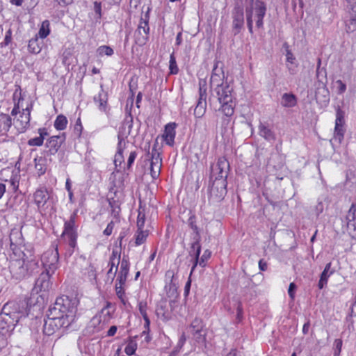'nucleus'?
<instances>
[{"mask_svg":"<svg viewBox=\"0 0 356 356\" xmlns=\"http://www.w3.org/2000/svg\"><path fill=\"white\" fill-rule=\"evenodd\" d=\"M29 309L26 298L12 303L9 308L4 306L3 312L0 314V322H4L8 329L14 327L22 318L28 316Z\"/></svg>","mask_w":356,"mask_h":356,"instance_id":"f257e3e1","label":"nucleus"},{"mask_svg":"<svg viewBox=\"0 0 356 356\" xmlns=\"http://www.w3.org/2000/svg\"><path fill=\"white\" fill-rule=\"evenodd\" d=\"M267 10L266 4L261 0H255L254 5H250L245 8L247 25L250 33H252L253 19L258 29L264 28V18Z\"/></svg>","mask_w":356,"mask_h":356,"instance_id":"f03ea898","label":"nucleus"},{"mask_svg":"<svg viewBox=\"0 0 356 356\" xmlns=\"http://www.w3.org/2000/svg\"><path fill=\"white\" fill-rule=\"evenodd\" d=\"M214 90L221 105L219 110L222 111L225 117L230 118L234 113L236 105L234 102L232 88L225 83V85L221 87L215 88Z\"/></svg>","mask_w":356,"mask_h":356,"instance_id":"7ed1b4c3","label":"nucleus"},{"mask_svg":"<svg viewBox=\"0 0 356 356\" xmlns=\"http://www.w3.org/2000/svg\"><path fill=\"white\" fill-rule=\"evenodd\" d=\"M78 300L76 298H70L67 296H62L57 298L55 303L49 310L51 311V314H60L70 318H74L76 312Z\"/></svg>","mask_w":356,"mask_h":356,"instance_id":"20e7f679","label":"nucleus"},{"mask_svg":"<svg viewBox=\"0 0 356 356\" xmlns=\"http://www.w3.org/2000/svg\"><path fill=\"white\" fill-rule=\"evenodd\" d=\"M77 216V210H75L70 216L68 220L65 222L64 230L62 236L65 237L68 244V249L67 253L71 256L76 248V240L78 237L76 227V218Z\"/></svg>","mask_w":356,"mask_h":356,"instance_id":"39448f33","label":"nucleus"},{"mask_svg":"<svg viewBox=\"0 0 356 356\" xmlns=\"http://www.w3.org/2000/svg\"><path fill=\"white\" fill-rule=\"evenodd\" d=\"M40 268L38 256L34 259L21 264L20 261H16L11 266L12 271L17 278H24L28 275L38 272Z\"/></svg>","mask_w":356,"mask_h":356,"instance_id":"423d86ee","label":"nucleus"},{"mask_svg":"<svg viewBox=\"0 0 356 356\" xmlns=\"http://www.w3.org/2000/svg\"><path fill=\"white\" fill-rule=\"evenodd\" d=\"M59 253L57 245L44 252L41 257L43 271L54 274L58 268Z\"/></svg>","mask_w":356,"mask_h":356,"instance_id":"0eeeda50","label":"nucleus"},{"mask_svg":"<svg viewBox=\"0 0 356 356\" xmlns=\"http://www.w3.org/2000/svg\"><path fill=\"white\" fill-rule=\"evenodd\" d=\"M227 181L224 179H216L213 180L212 185L209 191L210 198L214 202H220L225 197Z\"/></svg>","mask_w":356,"mask_h":356,"instance_id":"6e6552de","label":"nucleus"},{"mask_svg":"<svg viewBox=\"0 0 356 356\" xmlns=\"http://www.w3.org/2000/svg\"><path fill=\"white\" fill-rule=\"evenodd\" d=\"M211 179H224L227 180L229 171V163L225 157L218 159L215 165H211Z\"/></svg>","mask_w":356,"mask_h":356,"instance_id":"1a4fd4ad","label":"nucleus"},{"mask_svg":"<svg viewBox=\"0 0 356 356\" xmlns=\"http://www.w3.org/2000/svg\"><path fill=\"white\" fill-rule=\"evenodd\" d=\"M65 134H62L58 136H52L49 137L45 143L47 150H44L42 152V154L47 155H55L63 143L65 141Z\"/></svg>","mask_w":356,"mask_h":356,"instance_id":"9d476101","label":"nucleus"},{"mask_svg":"<svg viewBox=\"0 0 356 356\" xmlns=\"http://www.w3.org/2000/svg\"><path fill=\"white\" fill-rule=\"evenodd\" d=\"M157 145L158 142L156 140L151 153L150 174L154 179H157L160 175L162 162L161 154L156 149Z\"/></svg>","mask_w":356,"mask_h":356,"instance_id":"9b49d317","label":"nucleus"},{"mask_svg":"<svg viewBox=\"0 0 356 356\" xmlns=\"http://www.w3.org/2000/svg\"><path fill=\"white\" fill-rule=\"evenodd\" d=\"M199 98L197 102V105L194 109V115L196 118H202L207 109V88L206 85L202 84L200 82L199 84Z\"/></svg>","mask_w":356,"mask_h":356,"instance_id":"f8f14e48","label":"nucleus"},{"mask_svg":"<svg viewBox=\"0 0 356 356\" xmlns=\"http://www.w3.org/2000/svg\"><path fill=\"white\" fill-rule=\"evenodd\" d=\"M232 28L236 31V33H238L244 25V11L241 4L237 3L234 5L232 12Z\"/></svg>","mask_w":356,"mask_h":356,"instance_id":"ddd939ff","label":"nucleus"},{"mask_svg":"<svg viewBox=\"0 0 356 356\" xmlns=\"http://www.w3.org/2000/svg\"><path fill=\"white\" fill-rule=\"evenodd\" d=\"M133 127V116L131 113L126 115L121 127L119 129L118 139V143H124L125 146V138H127L131 134Z\"/></svg>","mask_w":356,"mask_h":356,"instance_id":"4468645a","label":"nucleus"},{"mask_svg":"<svg viewBox=\"0 0 356 356\" xmlns=\"http://www.w3.org/2000/svg\"><path fill=\"white\" fill-rule=\"evenodd\" d=\"M149 16L148 12H147L140 18L139 24L136 31V34L138 33L142 37L141 40L138 39V42L140 43L139 44H145L146 43L147 39L148 38L149 32ZM136 43H138V42H136Z\"/></svg>","mask_w":356,"mask_h":356,"instance_id":"2eb2a0df","label":"nucleus"},{"mask_svg":"<svg viewBox=\"0 0 356 356\" xmlns=\"http://www.w3.org/2000/svg\"><path fill=\"white\" fill-rule=\"evenodd\" d=\"M34 202L36 204L40 212H45L47 208V203L49 199V195L46 188H42L36 190L33 194Z\"/></svg>","mask_w":356,"mask_h":356,"instance_id":"dca6fc26","label":"nucleus"},{"mask_svg":"<svg viewBox=\"0 0 356 356\" xmlns=\"http://www.w3.org/2000/svg\"><path fill=\"white\" fill-rule=\"evenodd\" d=\"M32 108L33 105L31 103L26 108L23 109L22 113L17 119L15 127L19 132H24L29 127Z\"/></svg>","mask_w":356,"mask_h":356,"instance_id":"f3484780","label":"nucleus"},{"mask_svg":"<svg viewBox=\"0 0 356 356\" xmlns=\"http://www.w3.org/2000/svg\"><path fill=\"white\" fill-rule=\"evenodd\" d=\"M53 274L42 271L39 275L38 278L35 280V289L40 291H47L51 287V282L50 281V278Z\"/></svg>","mask_w":356,"mask_h":356,"instance_id":"a211bd4d","label":"nucleus"},{"mask_svg":"<svg viewBox=\"0 0 356 356\" xmlns=\"http://www.w3.org/2000/svg\"><path fill=\"white\" fill-rule=\"evenodd\" d=\"M224 72L222 66L218 67V62H216L213 66L212 74L210 79L211 88H219L225 83L223 82Z\"/></svg>","mask_w":356,"mask_h":356,"instance_id":"6ab92c4d","label":"nucleus"},{"mask_svg":"<svg viewBox=\"0 0 356 356\" xmlns=\"http://www.w3.org/2000/svg\"><path fill=\"white\" fill-rule=\"evenodd\" d=\"M138 307L139 312L145 321V324H144L145 330L142 332V334H147V336L145 338V340L146 342H149L151 340L150 337L148 335V333L149 332L150 320L147 314V302L140 301L138 304Z\"/></svg>","mask_w":356,"mask_h":356,"instance_id":"aec40b11","label":"nucleus"},{"mask_svg":"<svg viewBox=\"0 0 356 356\" xmlns=\"http://www.w3.org/2000/svg\"><path fill=\"white\" fill-rule=\"evenodd\" d=\"M47 316V317H51V320L56 324L58 330L62 327H69L74 320V318L70 319L69 317L60 314H56V316H53L51 310H48Z\"/></svg>","mask_w":356,"mask_h":356,"instance_id":"412c9836","label":"nucleus"},{"mask_svg":"<svg viewBox=\"0 0 356 356\" xmlns=\"http://www.w3.org/2000/svg\"><path fill=\"white\" fill-rule=\"evenodd\" d=\"M129 266L128 257L124 256L121 261L120 272L116 280V282H118L119 284H125L129 271Z\"/></svg>","mask_w":356,"mask_h":356,"instance_id":"4be33fe9","label":"nucleus"},{"mask_svg":"<svg viewBox=\"0 0 356 356\" xmlns=\"http://www.w3.org/2000/svg\"><path fill=\"white\" fill-rule=\"evenodd\" d=\"M332 262H329L325 265V267L320 275V280L318 283L319 289H323L327 285L328 278L333 275L336 270L332 267Z\"/></svg>","mask_w":356,"mask_h":356,"instance_id":"5701e85b","label":"nucleus"},{"mask_svg":"<svg viewBox=\"0 0 356 356\" xmlns=\"http://www.w3.org/2000/svg\"><path fill=\"white\" fill-rule=\"evenodd\" d=\"M47 154H42L38 156L34 159L35 169L37 172L38 177L45 174L47 169Z\"/></svg>","mask_w":356,"mask_h":356,"instance_id":"b1692460","label":"nucleus"},{"mask_svg":"<svg viewBox=\"0 0 356 356\" xmlns=\"http://www.w3.org/2000/svg\"><path fill=\"white\" fill-rule=\"evenodd\" d=\"M192 242L191 243L190 250H189V255L192 257V261L193 262V266L191 269V272L195 269L197 266L199 261V257L201 252V245H200V240L197 241V243H195V239H191Z\"/></svg>","mask_w":356,"mask_h":356,"instance_id":"393cba45","label":"nucleus"},{"mask_svg":"<svg viewBox=\"0 0 356 356\" xmlns=\"http://www.w3.org/2000/svg\"><path fill=\"white\" fill-rule=\"evenodd\" d=\"M316 102L323 106H326L330 102V92L325 86H319L315 92Z\"/></svg>","mask_w":356,"mask_h":356,"instance_id":"a878e982","label":"nucleus"},{"mask_svg":"<svg viewBox=\"0 0 356 356\" xmlns=\"http://www.w3.org/2000/svg\"><path fill=\"white\" fill-rule=\"evenodd\" d=\"M175 127L176 123L175 122L168 123L165 127V131L163 135V138L165 141L166 144L170 146H172L174 144L175 137Z\"/></svg>","mask_w":356,"mask_h":356,"instance_id":"bb28decb","label":"nucleus"},{"mask_svg":"<svg viewBox=\"0 0 356 356\" xmlns=\"http://www.w3.org/2000/svg\"><path fill=\"white\" fill-rule=\"evenodd\" d=\"M12 126L11 117L3 113H0V134L6 135Z\"/></svg>","mask_w":356,"mask_h":356,"instance_id":"cd10ccee","label":"nucleus"},{"mask_svg":"<svg viewBox=\"0 0 356 356\" xmlns=\"http://www.w3.org/2000/svg\"><path fill=\"white\" fill-rule=\"evenodd\" d=\"M190 216L188 220V225L191 229H193V232L191 234V239H195V243H197L198 240H201V236L200 233V230L196 224V217L191 212L190 213Z\"/></svg>","mask_w":356,"mask_h":356,"instance_id":"c85d7f7f","label":"nucleus"},{"mask_svg":"<svg viewBox=\"0 0 356 356\" xmlns=\"http://www.w3.org/2000/svg\"><path fill=\"white\" fill-rule=\"evenodd\" d=\"M21 252V259L19 260L21 261V264H24L26 261H29V260H31L38 257V255H36L35 253L34 248L31 245H24Z\"/></svg>","mask_w":356,"mask_h":356,"instance_id":"c756f323","label":"nucleus"},{"mask_svg":"<svg viewBox=\"0 0 356 356\" xmlns=\"http://www.w3.org/2000/svg\"><path fill=\"white\" fill-rule=\"evenodd\" d=\"M259 134L261 137L265 138L268 141H274L276 139L275 134L274 131L268 126L263 123H260L259 126Z\"/></svg>","mask_w":356,"mask_h":356,"instance_id":"7c9ffc66","label":"nucleus"},{"mask_svg":"<svg viewBox=\"0 0 356 356\" xmlns=\"http://www.w3.org/2000/svg\"><path fill=\"white\" fill-rule=\"evenodd\" d=\"M95 103H98L99 109L102 111H106L107 107L108 95L101 86V90L97 97H94Z\"/></svg>","mask_w":356,"mask_h":356,"instance_id":"2f4dec72","label":"nucleus"},{"mask_svg":"<svg viewBox=\"0 0 356 356\" xmlns=\"http://www.w3.org/2000/svg\"><path fill=\"white\" fill-rule=\"evenodd\" d=\"M297 98L292 93H284L282 97L281 104L284 107L291 108L296 105Z\"/></svg>","mask_w":356,"mask_h":356,"instance_id":"473e14b6","label":"nucleus"},{"mask_svg":"<svg viewBox=\"0 0 356 356\" xmlns=\"http://www.w3.org/2000/svg\"><path fill=\"white\" fill-rule=\"evenodd\" d=\"M347 225L348 227H353L354 229H356V204L353 203L350 208L349 209L346 215Z\"/></svg>","mask_w":356,"mask_h":356,"instance_id":"72a5a7b5","label":"nucleus"},{"mask_svg":"<svg viewBox=\"0 0 356 356\" xmlns=\"http://www.w3.org/2000/svg\"><path fill=\"white\" fill-rule=\"evenodd\" d=\"M57 330L56 324L51 320V317H47L43 326V332L47 336L54 334Z\"/></svg>","mask_w":356,"mask_h":356,"instance_id":"f704fd0d","label":"nucleus"},{"mask_svg":"<svg viewBox=\"0 0 356 356\" xmlns=\"http://www.w3.org/2000/svg\"><path fill=\"white\" fill-rule=\"evenodd\" d=\"M344 125L345 124H335L334 126V138L339 143H341L344 137L346 131Z\"/></svg>","mask_w":356,"mask_h":356,"instance_id":"c9c22d12","label":"nucleus"},{"mask_svg":"<svg viewBox=\"0 0 356 356\" xmlns=\"http://www.w3.org/2000/svg\"><path fill=\"white\" fill-rule=\"evenodd\" d=\"M67 118L60 114L56 117L54 125L57 130L61 131L64 130L67 127Z\"/></svg>","mask_w":356,"mask_h":356,"instance_id":"e433bc0d","label":"nucleus"},{"mask_svg":"<svg viewBox=\"0 0 356 356\" xmlns=\"http://www.w3.org/2000/svg\"><path fill=\"white\" fill-rule=\"evenodd\" d=\"M190 331L191 333L203 332L204 323L201 318H195L190 325Z\"/></svg>","mask_w":356,"mask_h":356,"instance_id":"4c0bfd02","label":"nucleus"},{"mask_svg":"<svg viewBox=\"0 0 356 356\" xmlns=\"http://www.w3.org/2000/svg\"><path fill=\"white\" fill-rule=\"evenodd\" d=\"M74 49L72 47L65 48L62 54L63 63L70 65L72 63Z\"/></svg>","mask_w":356,"mask_h":356,"instance_id":"58836bf2","label":"nucleus"},{"mask_svg":"<svg viewBox=\"0 0 356 356\" xmlns=\"http://www.w3.org/2000/svg\"><path fill=\"white\" fill-rule=\"evenodd\" d=\"M125 146H124V143H118V151L115 155L114 163L117 167L118 165H120L122 163L124 162V156H123V149Z\"/></svg>","mask_w":356,"mask_h":356,"instance_id":"ea45409f","label":"nucleus"},{"mask_svg":"<svg viewBox=\"0 0 356 356\" xmlns=\"http://www.w3.org/2000/svg\"><path fill=\"white\" fill-rule=\"evenodd\" d=\"M50 22L49 20H44L42 22L41 26L38 31V35L40 38H45L50 33Z\"/></svg>","mask_w":356,"mask_h":356,"instance_id":"a19ab883","label":"nucleus"},{"mask_svg":"<svg viewBox=\"0 0 356 356\" xmlns=\"http://www.w3.org/2000/svg\"><path fill=\"white\" fill-rule=\"evenodd\" d=\"M345 29L347 33L356 31V17L349 16V19L345 21Z\"/></svg>","mask_w":356,"mask_h":356,"instance_id":"79ce46f5","label":"nucleus"},{"mask_svg":"<svg viewBox=\"0 0 356 356\" xmlns=\"http://www.w3.org/2000/svg\"><path fill=\"white\" fill-rule=\"evenodd\" d=\"M165 290L169 296H174L177 294V285L175 280L165 282Z\"/></svg>","mask_w":356,"mask_h":356,"instance_id":"37998d69","label":"nucleus"},{"mask_svg":"<svg viewBox=\"0 0 356 356\" xmlns=\"http://www.w3.org/2000/svg\"><path fill=\"white\" fill-rule=\"evenodd\" d=\"M336 120L335 124H345V111L339 105L335 106Z\"/></svg>","mask_w":356,"mask_h":356,"instance_id":"c03bdc74","label":"nucleus"},{"mask_svg":"<svg viewBox=\"0 0 356 356\" xmlns=\"http://www.w3.org/2000/svg\"><path fill=\"white\" fill-rule=\"evenodd\" d=\"M148 236L147 231H144L143 229H138L136 236V245H140L145 243L146 238Z\"/></svg>","mask_w":356,"mask_h":356,"instance_id":"a18cd8bd","label":"nucleus"},{"mask_svg":"<svg viewBox=\"0 0 356 356\" xmlns=\"http://www.w3.org/2000/svg\"><path fill=\"white\" fill-rule=\"evenodd\" d=\"M169 69L172 74H176L178 73L179 69L176 63V58L175 56V51H173L170 56L169 61Z\"/></svg>","mask_w":356,"mask_h":356,"instance_id":"49530a36","label":"nucleus"},{"mask_svg":"<svg viewBox=\"0 0 356 356\" xmlns=\"http://www.w3.org/2000/svg\"><path fill=\"white\" fill-rule=\"evenodd\" d=\"M137 348V343L133 339H130L125 347L124 352L128 355H132L135 353Z\"/></svg>","mask_w":356,"mask_h":356,"instance_id":"de8ad7c7","label":"nucleus"},{"mask_svg":"<svg viewBox=\"0 0 356 356\" xmlns=\"http://www.w3.org/2000/svg\"><path fill=\"white\" fill-rule=\"evenodd\" d=\"M97 53L101 56L104 55L111 56L113 54V50L110 46H99L97 49Z\"/></svg>","mask_w":356,"mask_h":356,"instance_id":"09e8293b","label":"nucleus"},{"mask_svg":"<svg viewBox=\"0 0 356 356\" xmlns=\"http://www.w3.org/2000/svg\"><path fill=\"white\" fill-rule=\"evenodd\" d=\"M211 252L209 250H206L204 252L202 257L200 258L199 257L198 264L202 267L205 266L206 262L211 257Z\"/></svg>","mask_w":356,"mask_h":356,"instance_id":"8fccbe9b","label":"nucleus"},{"mask_svg":"<svg viewBox=\"0 0 356 356\" xmlns=\"http://www.w3.org/2000/svg\"><path fill=\"white\" fill-rule=\"evenodd\" d=\"M342 340L341 339H337L334 341V356H339L341 348H342Z\"/></svg>","mask_w":356,"mask_h":356,"instance_id":"3c124183","label":"nucleus"},{"mask_svg":"<svg viewBox=\"0 0 356 356\" xmlns=\"http://www.w3.org/2000/svg\"><path fill=\"white\" fill-rule=\"evenodd\" d=\"M195 340L197 343H204L206 341V331L203 330V332H193L192 333Z\"/></svg>","mask_w":356,"mask_h":356,"instance_id":"603ef678","label":"nucleus"},{"mask_svg":"<svg viewBox=\"0 0 356 356\" xmlns=\"http://www.w3.org/2000/svg\"><path fill=\"white\" fill-rule=\"evenodd\" d=\"M44 141L42 138V137L38 136L35 137L33 138H31L28 140L27 144L29 146H38L40 147L42 145Z\"/></svg>","mask_w":356,"mask_h":356,"instance_id":"864d4df0","label":"nucleus"},{"mask_svg":"<svg viewBox=\"0 0 356 356\" xmlns=\"http://www.w3.org/2000/svg\"><path fill=\"white\" fill-rule=\"evenodd\" d=\"M334 85L337 88V93L339 95L344 93L346 90V85L341 80H337Z\"/></svg>","mask_w":356,"mask_h":356,"instance_id":"5fc2aeb1","label":"nucleus"},{"mask_svg":"<svg viewBox=\"0 0 356 356\" xmlns=\"http://www.w3.org/2000/svg\"><path fill=\"white\" fill-rule=\"evenodd\" d=\"M101 321H102V320H101V316H95L92 318L90 323H91V325L94 327H97V331H99V330H102L104 328L103 325L97 327V326H99L100 325Z\"/></svg>","mask_w":356,"mask_h":356,"instance_id":"6e6d98bb","label":"nucleus"},{"mask_svg":"<svg viewBox=\"0 0 356 356\" xmlns=\"http://www.w3.org/2000/svg\"><path fill=\"white\" fill-rule=\"evenodd\" d=\"M347 9L349 16L356 17V1L354 0L350 3H348Z\"/></svg>","mask_w":356,"mask_h":356,"instance_id":"4d7b16f0","label":"nucleus"},{"mask_svg":"<svg viewBox=\"0 0 356 356\" xmlns=\"http://www.w3.org/2000/svg\"><path fill=\"white\" fill-rule=\"evenodd\" d=\"M123 285L124 284H119L118 282H116V284H115L116 295L122 300H123V296L124 295V291L123 287H122Z\"/></svg>","mask_w":356,"mask_h":356,"instance_id":"13d9d810","label":"nucleus"},{"mask_svg":"<svg viewBox=\"0 0 356 356\" xmlns=\"http://www.w3.org/2000/svg\"><path fill=\"white\" fill-rule=\"evenodd\" d=\"M176 272L173 269H169L165 274V282L167 281H172L175 280Z\"/></svg>","mask_w":356,"mask_h":356,"instance_id":"bf43d9fd","label":"nucleus"},{"mask_svg":"<svg viewBox=\"0 0 356 356\" xmlns=\"http://www.w3.org/2000/svg\"><path fill=\"white\" fill-rule=\"evenodd\" d=\"M156 314L161 316L164 319L168 318V314L165 310V307L160 305L156 308Z\"/></svg>","mask_w":356,"mask_h":356,"instance_id":"052dcab7","label":"nucleus"},{"mask_svg":"<svg viewBox=\"0 0 356 356\" xmlns=\"http://www.w3.org/2000/svg\"><path fill=\"white\" fill-rule=\"evenodd\" d=\"M136 156H137L136 151H133L130 153L129 158H128V161H127V169L128 170H129L131 168Z\"/></svg>","mask_w":356,"mask_h":356,"instance_id":"680f3d73","label":"nucleus"},{"mask_svg":"<svg viewBox=\"0 0 356 356\" xmlns=\"http://www.w3.org/2000/svg\"><path fill=\"white\" fill-rule=\"evenodd\" d=\"M286 63L293 65L296 63V59L292 52L288 49L286 50Z\"/></svg>","mask_w":356,"mask_h":356,"instance_id":"e2e57ef3","label":"nucleus"},{"mask_svg":"<svg viewBox=\"0 0 356 356\" xmlns=\"http://www.w3.org/2000/svg\"><path fill=\"white\" fill-rule=\"evenodd\" d=\"M355 307H356V297L355 298V300H354L353 302L352 303V305L350 307V312L348 314V316L346 317L347 321H350L353 316H356V312H355Z\"/></svg>","mask_w":356,"mask_h":356,"instance_id":"0e129e2a","label":"nucleus"},{"mask_svg":"<svg viewBox=\"0 0 356 356\" xmlns=\"http://www.w3.org/2000/svg\"><path fill=\"white\" fill-rule=\"evenodd\" d=\"M296 290V285L295 283L291 282L289 284V289H288V293L289 297L293 300L295 297V291Z\"/></svg>","mask_w":356,"mask_h":356,"instance_id":"69168bd1","label":"nucleus"},{"mask_svg":"<svg viewBox=\"0 0 356 356\" xmlns=\"http://www.w3.org/2000/svg\"><path fill=\"white\" fill-rule=\"evenodd\" d=\"M82 129H83V127H82V125H81V120L79 118L76 120V122L75 126H74V132H75V134L78 136H81V131H82Z\"/></svg>","mask_w":356,"mask_h":356,"instance_id":"338daca9","label":"nucleus"},{"mask_svg":"<svg viewBox=\"0 0 356 356\" xmlns=\"http://www.w3.org/2000/svg\"><path fill=\"white\" fill-rule=\"evenodd\" d=\"M114 227V222L111 221L108 225L106 229L104 231V234L106 236H110L112 234L113 229Z\"/></svg>","mask_w":356,"mask_h":356,"instance_id":"774afa93","label":"nucleus"}]
</instances>
